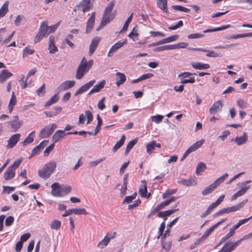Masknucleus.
Returning <instances> with one entry per match:
<instances>
[{
	"label": "nucleus",
	"instance_id": "47",
	"mask_svg": "<svg viewBox=\"0 0 252 252\" xmlns=\"http://www.w3.org/2000/svg\"><path fill=\"white\" fill-rule=\"evenodd\" d=\"M205 53H207L206 56L208 57H220L222 56V55L220 53H215L213 50H206V51L205 52Z\"/></svg>",
	"mask_w": 252,
	"mask_h": 252
},
{
	"label": "nucleus",
	"instance_id": "25",
	"mask_svg": "<svg viewBox=\"0 0 252 252\" xmlns=\"http://www.w3.org/2000/svg\"><path fill=\"white\" fill-rule=\"evenodd\" d=\"M64 135V131L62 130H57L53 135L52 140L54 143L58 142Z\"/></svg>",
	"mask_w": 252,
	"mask_h": 252
},
{
	"label": "nucleus",
	"instance_id": "20",
	"mask_svg": "<svg viewBox=\"0 0 252 252\" xmlns=\"http://www.w3.org/2000/svg\"><path fill=\"white\" fill-rule=\"evenodd\" d=\"M15 174V170L12 167H8L4 174V180L7 181L12 179Z\"/></svg>",
	"mask_w": 252,
	"mask_h": 252
},
{
	"label": "nucleus",
	"instance_id": "60",
	"mask_svg": "<svg viewBox=\"0 0 252 252\" xmlns=\"http://www.w3.org/2000/svg\"><path fill=\"white\" fill-rule=\"evenodd\" d=\"M54 143H52V144L46 147L44 152V155L46 157L48 156L49 155L50 153L51 152V151L54 149Z\"/></svg>",
	"mask_w": 252,
	"mask_h": 252
},
{
	"label": "nucleus",
	"instance_id": "61",
	"mask_svg": "<svg viewBox=\"0 0 252 252\" xmlns=\"http://www.w3.org/2000/svg\"><path fill=\"white\" fill-rule=\"evenodd\" d=\"M194 77H190L189 79H181L180 83L182 84L187 83H194L195 82Z\"/></svg>",
	"mask_w": 252,
	"mask_h": 252
},
{
	"label": "nucleus",
	"instance_id": "39",
	"mask_svg": "<svg viewBox=\"0 0 252 252\" xmlns=\"http://www.w3.org/2000/svg\"><path fill=\"white\" fill-rule=\"evenodd\" d=\"M230 26L229 25H228L226 26H222L221 27L216 28H214V29H208L206 30H204L203 32L207 33V32H210L220 31L225 30V29L229 28Z\"/></svg>",
	"mask_w": 252,
	"mask_h": 252
},
{
	"label": "nucleus",
	"instance_id": "21",
	"mask_svg": "<svg viewBox=\"0 0 252 252\" xmlns=\"http://www.w3.org/2000/svg\"><path fill=\"white\" fill-rule=\"evenodd\" d=\"M138 192L142 197L146 196V193H147V187L145 180H144L141 181V185L139 189Z\"/></svg>",
	"mask_w": 252,
	"mask_h": 252
},
{
	"label": "nucleus",
	"instance_id": "17",
	"mask_svg": "<svg viewBox=\"0 0 252 252\" xmlns=\"http://www.w3.org/2000/svg\"><path fill=\"white\" fill-rule=\"evenodd\" d=\"M248 140V135L246 132H244L243 135L240 137H236L232 141H235L237 145H241L245 143Z\"/></svg>",
	"mask_w": 252,
	"mask_h": 252
},
{
	"label": "nucleus",
	"instance_id": "24",
	"mask_svg": "<svg viewBox=\"0 0 252 252\" xmlns=\"http://www.w3.org/2000/svg\"><path fill=\"white\" fill-rule=\"evenodd\" d=\"M165 239L162 238V236L161 237V245L162 249L168 252L171 248L172 241H165Z\"/></svg>",
	"mask_w": 252,
	"mask_h": 252
},
{
	"label": "nucleus",
	"instance_id": "23",
	"mask_svg": "<svg viewBox=\"0 0 252 252\" xmlns=\"http://www.w3.org/2000/svg\"><path fill=\"white\" fill-rule=\"evenodd\" d=\"M48 23L47 21H44L42 23L39 31L38 32L40 33V34L43 35L44 36L48 33Z\"/></svg>",
	"mask_w": 252,
	"mask_h": 252
},
{
	"label": "nucleus",
	"instance_id": "52",
	"mask_svg": "<svg viewBox=\"0 0 252 252\" xmlns=\"http://www.w3.org/2000/svg\"><path fill=\"white\" fill-rule=\"evenodd\" d=\"M106 159V157H103L100 158H99V159H97L95 160H94V161H91L90 163H89V166L90 167H95L96 166L98 163H99L100 162L105 160Z\"/></svg>",
	"mask_w": 252,
	"mask_h": 252
},
{
	"label": "nucleus",
	"instance_id": "59",
	"mask_svg": "<svg viewBox=\"0 0 252 252\" xmlns=\"http://www.w3.org/2000/svg\"><path fill=\"white\" fill-rule=\"evenodd\" d=\"M204 36V35L202 33H191L188 35V37L189 39L199 38Z\"/></svg>",
	"mask_w": 252,
	"mask_h": 252
},
{
	"label": "nucleus",
	"instance_id": "49",
	"mask_svg": "<svg viewBox=\"0 0 252 252\" xmlns=\"http://www.w3.org/2000/svg\"><path fill=\"white\" fill-rule=\"evenodd\" d=\"M171 7L175 10L185 12H189L190 11L189 9L183 7L181 5H173L171 6Z\"/></svg>",
	"mask_w": 252,
	"mask_h": 252
},
{
	"label": "nucleus",
	"instance_id": "2",
	"mask_svg": "<svg viewBox=\"0 0 252 252\" xmlns=\"http://www.w3.org/2000/svg\"><path fill=\"white\" fill-rule=\"evenodd\" d=\"M57 127V126L55 124H53L45 127L40 130L39 134V137L41 138H44L49 137Z\"/></svg>",
	"mask_w": 252,
	"mask_h": 252
},
{
	"label": "nucleus",
	"instance_id": "3",
	"mask_svg": "<svg viewBox=\"0 0 252 252\" xmlns=\"http://www.w3.org/2000/svg\"><path fill=\"white\" fill-rule=\"evenodd\" d=\"M115 1L113 0L111 1L108 5L105 8L103 14V18L107 19H108V20L111 21L114 19V16L111 14V12L112 9L115 5Z\"/></svg>",
	"mask_w": 252,
	"mask_h": 252
},
{
	"label": "nucleus",
	"instance_id": "12",
	"mask_svg": "<svg viewBox=\"0 0 252 252\" xmlns=\"http://www.w3.org/2000/svg\"><path fill=\"white\" fill-rule=\"evenodd\" d=\"M95 13L94 12L92 13L91 16L88 20L86 26L87 33H89L94 27V20H95Z\"/></svg>",
	"mask_w": 252,
	"mask_h": 252
},
{
	"label": "nucleus",
	"instance_id": "34",
	"mask_svg": "<svg viewBox=\"0 0 252 252\" xmlns=\"http://www.w3.org/2000/svg\"><path fill=\"white\" fill-rule=\"evenodd\" d=\"M59 99V95L58 94H55L52 97L47 101L44 104L45 107H48L56 103Z\"/></svg>",
	"mask_w": 252,
	"mask_h": 252
},
{
	"label": "nucleus",
	"instance_id": "55",
	"mask_svg": "<svg viewBox=\"0 0 252 252\" xmlns=\"http://www.w3.org/2000/svg\"><path fill=\"white\" fill-rule=\"evenodd\" d=\"M250 188V186L243 187L235 193L238 197H239L245 194Z\"/></svg>",
	"mask_w": 252,
	"mask_h": 252
},
{
	"label": "nucleus",
	"instance_id": "13",
	"mask_svg": "<svg viewBox=\"0 0 252 252\" xmlns=\"http://www.w3.org/2000/svg\"><path fill=\"white\" fill-rule=\"evenodd\" d=\"M75 82L74 81L67 80L62 83L59 87L58 89L60 91H65L68 89L71 88L75 85Z\"/></svg>",
	"mask_w": 252,
	"mask_h": 252
},
{
	"label": "nucleus",
	"instance_id": "28",
	"mask_svg": "<svg viewBox=\"0 0 252 252\" xmlns=\"http://www.w3.org/2000/svg\"><path fill=\"white\" fill-rule=\"evenodd\" d=\"M8 124L10 125L11 128L12 129L13 132L17 131L22 125L21 122L16 119L10 121L8 122Z\"/></svg>",
	"mask_w": 252,
	"mask_h": 252
},
{
	"label": "nucleus",
	"instance_id": "58",
	"mask_svg": "<svg viewBox=\"0 0 252 252\" xmlns=\"http://www.w3.org/2000/svg\"><path fill=\"white\" fill-rule=\"evenodd\" d=\"M73 213L75 215H86L87 214V212L85 209H73Z\"/></svg>",
	"mask_w": 252,
	"mask_h": 252
},
{
	"label": "nucleus",
	"instance_id": "36",
	"mask_svg": "<svg viewBox=\"0 0 252 252\" xmlns=\"http://www.w3.org/2000/svg\"><path fill=\"white\" fill-rule=\"evenodd\" d=\"M109 234L107 233L103 239L101 240L97 244V247L99 249H103L109 243V239L107 238Z\"/></svg>",
	"mask_w": 252,
	"mask_h": 252
},
{
	"label": "nucleus",
	"instance_id": "51",
	"mask_svg": "<svg viewBox=\"0 0 252 252\" xmlns=\"http://www.w3.org/2000/svg\"><path fill=\"white\" fill-rule=\"evenodd\" d=\"M188 45L187 42H180L176 44L171 45L172 49L174 50L176 49L184 48Z\"/></svg>",
	"mask_w": 252,
	"mask_h": 252
},
{
	"label": "nucleus",
	"instance_id": "41",
	"mask_svg": "<svg viewBox=\"0 0 252 252\" xmlns=\"http://www.w3.org/2000/svg\"><path fill=\"white\" fill-rule=\"evenodd\" d=\"M169 50H172L171 45H166L160 47H156L153 49V51L154 52H158Z\"/></svg>",
	"mask_w": 252,
	"mask_h": 252
},
{
	"label": "nucleus",
	"instance_id": "43",
	"mask_svg": "<svg viewBox=\"0 0 252 252\" xmlns=\"http://www.w3.org/2000/svg\"><path fill=\"white\" fill-rule=\"evenodd\" d=\"M169 43V42H168V39L167 37L165 38H163L160 40H159L157 42L151 43L148 45V47H152L156 46H158L159 45H161V44H165V43Z\"/></svg>",
	"mask_w": 252,
	"mask_h": 252
},
{
	"label": "nucleus",
	"instance_id": "30",
	"mask_svg": "<svg viewBox=\"0 0 252 252\" xmlns=\"http://www.w3.org/2000/svg\"><path fill=\"white\" fill-rule=\"evenodd\" d=\"M9 1H6L0 8V18L4 17L8 11Z\"/></svg>",
	"mask_w": 252,
	"mask_h": 252
},
{
	"label": "nucleus",
	"instance_id": "35",
	"mask_svg": "<svg viewBox=\"0 0 252 252\" xmlns=\"http://www.w3.org/2000/svg\"><path fill=\"white\" fill-rule=\"evenodd\" d=\"M105 83L106 82L105 80H102L98 84H97L94 86V87L92 88L93 91L92 92H98L99 91H100L102 89L104 88Z\"/></svg>",
	"mask_w": 252,
	"mask_h": 252
},
{
	"label": "nucleus",
	"instance_id": "63",
	"mask_svg": "<svg viewBox=\"0 0 252 252\" xmlns=\"http://www.w3.org/2000/svg\"><path fill=\"white\" fill-rule=\"evenodd\" d=\"M71 190V187L69 186H62V191L63 193V196L70 192Z\"/></svg>",
	"mask_w": 252,
	"mask_h": 252
},
{
	"label": "nucleus",
	"instance_id": "1",
	"mask_svg": "<svg viewBox=\"0 0 252 252\" xmlns=\"http://www.w3.org/2000/svg\"><path fill=\"white\" fill-rule=\"evenodd\" d=\"M57 166L56 162L54 160L50 161L38 170V175L40 178L47 180L53 173Z\"/></svg>",
	"mask_w": 252,
	"mask_h": 252
},
{
	"label": "nucleus",
	"instance_id": "50",
	"mask_svg": "<svg viewBox=\"0 0 252 252\" xmlns=\"http://www.w3.org/2000/svg\"><path fill=\"white\" fill-rule=\"evenodd\" d=\"M133 16V13H132L129 17L127 18V20L125 22L124 25L121 30L122 32L126 31L128 28V25L131 21L132 18Z\"/></svg>",
	"mask_w": 252,
	"mask_h": 252
},
{
	"label": "nucleus",
	"instance_id": "16",
	"mask_svg": "<svg viewBox=\"0 0 252 252\" xmlns=\"http://www.w3.org/2000/svg\"><path fill=\"white\" fill-rule=\"evenodd\" d=\"M191 66L194 69H207L210 67V66L208 63H203L199 62L192 63H191Z\"/></svg>",
	"mask_w": 252,
	"mask_h": 252
},
{
	"label": "nucleus",
	"instance_id": "31",
	"mask_svg": "<svg viewBox=\"0 0 252 252\" xmlns=\"http://www.w3.org/2000/svg\"><path fill=\"white\" fill-rule=\"evenodd\" d=\"M204 142V139H201L200 140H199L196 142L194 144L191 145L190 147H189V149L190 150V151H191V152L195 151L197 149H198L203 145Z\"/></svg>",
	"mask_w": 252,
	"mask_h": 252
},
{
	"label": "nucleus",
	"instance_id": "57",
	"mask_svg": "<svg viewBox=\"0 0 252 252\" xmlns=\"http://www.w3.org/2000/svg\"><path fill=\"white\" fill-rule=\"evenodd\" d=\"M237 104L240 108L245 109L247 108V103L242 99H238L237 101Z\"/></svg>",
	"mask_w": 252,
	"mask_h": 252
},
{
	"label": "nucleus",
	"instance_id": "40",
	"mask_svg": "<svg viewBox=\"0 0 252 252\" xmlns=\"http://www.w3.org/2000/svg\"><path fill=\"white\" fill-rule=\"evenodd\" d=\"M216 188V187H215V186L214 185L213 183H212L210 186L206 187L204 190H202V194L203 195L208 194L210 193L211 192H212Z\"/></svg>",
	"mask_w": 252,
	"mask_h": 252
},
{
	"label": "nucleus",
	"instance_id": "8",
	"mask_svg": "<svg viewBox=\"0 0 252 252\" xmlns=\"http://www.w3.org/2000/svg\"><path fill=\"white\" fill-rule=\"evenodd\" d=\"M95 81L93 80L89 82L88 83L82 86L75 93V95H77L86 92L90 87L94 85Z\"/></svg>",
	"mask_w": 252,
	"mask_h": 252
},
{
	"label": "nucleus",
	"instance_id": "42",
	"mask_svg": "<svg viewBox=\"0 0 252 252\" xmlns=\"http://www.w3.org/2000/svg\"><path fill=\"white\" fill-rule=\"evenodd\" d=\"M228 176V174L226 173L217 179L213 183L217 188V187L218 186L220 183H222Z\"/></svg>",
	"mask_w": 252,
	"mask_h": 252
},
{
	"label": "nucleus",
	"instance_id": "7",
	"mask_svg": "<svg viewBox=\"0 0 252 252\" xmlns=\"http://www.w3.org/2000/svg\"><path fill=\"white\" fill-rule=\"evenodd\" d=\"M127 42L126 39H125L123 41H118L117 43L114 44L110 48L108 54V57H111V54L115 52L119 49L123 47Z\"/></svg>",
	"mask_w": 252,
	"mask_h": 252
},
{
	"label": "nucleus",
	"instance_id": "46",
	"mask_svg": "<svg viewBox=\"0 0 252 252\" xmlns=\"http://www.w3.org/2000/svg\"><path fill=\"white\" fill-rule=\"evenodd\" d=\"M136 195L137 193L134 192L131 195L126 196L123 201V204H128L130 203L132 200L136 198Z\"/></svg>",
	"mask_w": 252,
	"mask_h": 252
},
{
	"label": "nucleus",
	"instance_id": "19",
	"mask_svg": "<svg viewBox=\"0 0 252 252\" xmlns=\"http://www.w3.org/2000/svg\"><path fill=\"white\" fill-rule=\"evenodd\" d=\"M178 210L179 209H176L161 211L158 213V217L159 218H164V220L165 221L167 219L166 217L169 216Z\"/></svg>",
	"mask_w": 252,
	"mask_h": 252
},
{
	"label": "nucleus",
	"instance_id": "14",
	"mask_svg": "<svg viewBox=\"0 0 252 252\" xmlns=\"http://www.w3.org/2000/svg\"><path fill=\"white\" fill-rule=\"evenodd\" d=\"M49 51L51 54H55L58 52V48L55 45V37L51 35L49 37Z\"/></svg>",
	"mask_w": 252,
	"mask_h": 252
},
{
	"label": "nucleus",
	"instance_id": "38",
	"mask_svg": "<svg viewBox=\"0 0 252 252\" xmlns=\"http://www.w3.org/2000/svg\"><path fill=\"white\" fill-rule=\"evenodd\" d=\"M178 183L183 185L186 187H189L190 186H194L196 184V183L192 181L191 179H189V180H186L185 179H183L178 181Z\"/></svg>",
	"mask_w": 252,
	"mask_h": 252
},
{
	"label": "nucleus",
	"instance_id": "45",
	"mask_svg": "<svg viewBox=\"0 0 252 252\" xmlns=\"http://www.w3.org/2000/svg\"><path fill=\"white\" fill-rule=\"evenodd\" d=\"M61 226V222L58 220H54L50 224V227L53 229L59 230Z\"/></svg>",
	"mask_w": 252,
	"mask_h": 252
},
{
	"label": "nucleus",
	"instance_id": "37",
	"mask_svg": "<svg viewBox=\"0 0 252 252\" xmlns=\"http://www.w3.org/2000/svg\"><path fill=\"white\" fill-rule=\"evenodd\" d=\"M138 139L137 138H135L133 140L130 141L127 144L125 152V154L126 155H127L128 153L130 152L131 149L133 147V146L136 144L137 142Z\"/></svg>",
	"mask_w": 252,
	"mask_h": 252
},
{
	"label": "nucleus",
	"instance_id": "64",
	"mask_svg": "<svg viewBox=\"0 0 252 252\" xmlns=\"http://www.w3.org/2000/svg\"><path fill=\"white\" fill-rule=\"evenodd\" d=\"M138 33L137 32H133V31H132L129 33L128 36L131 38L133 41H136L138 40Z\"/></svg>",
	"mask_w": 252,
	"mask_h": 252
},
{
	"label": "nucleus",
	"instance_id": "6",
	"mask_svg": "<svg viewBox=\"0 0 252 252\" xmlns=\"http://www.w3.org/2000/svg\"><path fill=\"white\" fill-rule=\"evenodd\" d=\"M20 136L21 134L19 133L15 134L11 136L8 140L7 148L11 149L14 147L20 140Z\"/></svg>",
	"mask_w": 252,
	"mask_h": 252
},
{
	"label": "nucleus",
	"instance_id": "4",
	"mask_svg": "<svg viewBox=\"0 0 252 252\" xmlns=\"http://www.w3.org/2000/svg\"><path fill=\"white\" fill-rule=\"evenodd\" d=\"M243 240V238H241L235 242H226L221 250L223 252H231L239 245Z\"/></svg>",
	"mask_w": 252,
	"mask_h": 252
},
{
	"label": "nucleus",
	"instance_id": "56",
	"mask_svg": "<svg viewBox=\"0 0 252 252\" xmlns=\"http://www.w3.org/2000/svg\"><path fill=\"white\" fill-rule=\"evenodd\" d=\"M110 21L108 20V19H106L104 18H102L100 25L97 27L96 29V31H99L101 28H102L103 27H104L105 25H106L108 23H109Z\"/></svg>",
	"mask_w": 252,
	"mask_h": 252
},
{
	"label": "nucleus",
	"instance_id": "44",
	"mask_svg": "<svg viewBox=\"0 0 252 252\" xmlns=\"http://www.w3.org/2000/svg\"><path fill=\"white\" fill-rule=\"evenodd\" d=\"M206 167H207L206 165L204 162H199L197 164L196 168V171H195L196 174L197 175H199L200 172L203 171L206 168Z\"/></svg>",
	"mask_w": 252,
	"mask_h": 252
},
{
	"label": "nucleus",
	"instance_id": "54",
	"mask_svg": "<svg viewBox=\"0 0 252 252\" xmlns=\"http://www.w3.org/2000/svg\"><path fill=\"white\" fill-rule=\"evenodd\" d=\"M34 53V50L33 49H30L28 48V46L26 47L23 51V58H25L28 57L29 55H32Z\"/></svg>",
	"mask_w": 252,
	"mask_h": 252
},
{
	"label": "nucleus",
	"instance_id": "18",
	"mask_svg": "<svg viewBox=\"0 0 252 252\" xmlns=\"http://www.w3.org/2000/svg\"><path fill=\"white\" fill-rule=\"evenodd\" d=\"M87 68L85 66H83L82 64H79L76 71V78L77 79H81L84 75V74L88 71H86Z\"/></svg>",
	"mask_w": 252,
	"mask_h": 252
},
{
	"label": "nucleus",
	"instance_id": "62",
	"mask_svg": "<svg viewBox=\"0 0 252 252\" xmlns=\"http://www.w3.org/2000/svg\"><path fill=\"white\" fill-rule=\"evenodd\" d=\"M14 218L12 216L8 217L5 221V225L6 226H9L12 224L14 222Z\"/></svg>",
	"mask_w": 252,
	"mask_h": 252
},
{
	"label": "nucleus",
	"instance_id": "29",
	"mask_svg": "<svg viewBox=\"0 0 252 252\" xmlns=\"http://www.w3.org/2000/svg\"><path fill=\"white\" fill-rule=\"evenodd\" d=\"M179 217H177L174 219L169 224L167 225V229L165 230V233L162 236V238H166L167 236H169L170 235V229L172 226H173L178 220Z\"/></svg>",
	"mask_w": 252,
	"mask_h": 252
},
{
	"label": "nucleus",
	"instance_id": "53",
	"mask_svg": "<svg viewBox=\"0 0 252 252\" xmlns=\"http://www.w3.org/2000/svg\"><path fill=\"white\" fill-rule=\"evenodd\" d=\"M177 191V189H168L166 191L162 194V198H167L169 195L175 193Z\"/></svg>",
	"mask_w": 252,
	"mask_h": 252
},
{
	"label": "nucleus",
	"instance_id": "11",
	"mask_svg": "<svg viewBox=\"0 0 252 252\" xmlns=\"http://www.w3.org/2000/svg\"><path fill=\"white\" fill-rule=\"evenodd\" d=\"M156 147L160 148L161 145L159 143H157L155 141H152L149 142L146 146V152L148 154H151Z\"/></svg>",
	"mask_w": 252,
	"mask_h": 252
},
{
	"label": "nucleus",
	"instance_id": "10",
	"mask_svg": "<svg viewBox=\"0 0 252 252\" xmlns=\"http://www.w3.org/2000/svg\"><path fill=\"white\" fill-rule=\"evenodd\" d=\"M222 104L221 100L215 102L209 109L210 113L214 114L222 109Z\"/></svg>",
	"mask_w": 252,
	"mask_h": 252
},
{
	"label": "nucleus",
	"instance_id": "48",
	"mask_svg": "<svg viewBox=\"0 0 252 252\" xmlns=\"http://www.w3.org/2000/svg\"><path fill=\"white\" fill-rule=\"evenodd\" d=\"M230 207L223 208L220 210L219 211L217 212L215 214L213 215V217H216L220 215H221L223 214H228L230 213Z\"/></svg>",
	"mask_w": 252,
	"mask_h": 252
},
{
	"label": "nucleus",
	"instance_id": "27",
	"mask_svg": "<svg viewBox=\"0 0 252 252\" xmlns=\"http://www.w3.org/2000/svg\"><path fill=\"white\" fill-rule=\"evenodd\" d=\"M116 76H117V78L116 79V85L117 86H119L120 85L124 83V82L126 80V75L122 73L121 72H117L116 73Z\"/></svg>",
	"mask_w": 252,
	"mask_h": 252
},
{
	"label": "nucleus",
	"instance_id": "5",
	"mask_svg": "<svg viewBox=\"0 0 252 252\" xmlns=\"http://www.w3.org/2000/svg\"><path fill=\"white\" fill-rule=\"evenodd\" d=\"M51 194L54 196H63L62 191V186L58 183H55L51 185Z\"/></svg>",
	"mask_w": 252,
	"mask_h": 252
},
{
	"label": "nucleus",
	"instance_id": "22",
	"mask_svg": "<svg viewBox=\"0 0 252 252\" xmlns=\"http://www.w3.org/2000/svg\"><path fill=\"white\" fill-rule=\"evenodd\" d=\"M12 75V74L7 69L2 70L0 73V83H3L5 80Z\"/></svg>",
	"mask_w": 252,
	"mask_h": 252
},
{
	"label": "nucleus",
	"instance_id": "15",
	"mask_svg": "<svg viewBox=\"0 0 252 252\" xmlns=\"http://www.w3.org/2000/svg\"><path fill=\"white\" fill-rule=\"evenodd\" d=\"M158 7L167 14H169L167 9V0H157Z\"/></svg>",
	"mask_w": 252,
	"mask_h": 252
},
{
	"label": "nucleus",
	"instance_id": "26",
	"mask_svg": "<svg viewBox=\"0 0 252 252\" xmlns=\"http://www.w3.org/2000/svg\"><path fill=\"white\" fill-rule=\"evenodd\" d=\"M16 103H17L16 97L15 95L14 92H13L12 93V96L10 99V101H9V103L8 104V108L9 113L12 112V111L13 109V108H14V106L16 104Z\"/></svg>",
	"mask_w": 252,
	"mask_h": 252
},
{
	"label": "nucleus",
	"instance_id": "9",
	"mask_svg": "<svg viewBox=\"0 0 252 252\" xmlns=\"http://www.w3.org/2000/svg\"><path fill=\"white\" fill-rule=\"evenodd\" d=\"M100 40V38L98 36H95L93 38L89 47V54L90 55H92L94 53Z\"/></svg>",
	"mask_w": 252,
	"mask_h": 252
},
{
	"label": "nucleus",
	"instance_id": "32",
	"mask_svg": "<svg viewBox=\"0 0 252 252\" xmlns=\"http://www.w3.org/2000/svg\"><path fill=\"white\" fill-rule=\"evenodd\" d=\"M126 139V136L125 135H123L121 138V139L118 141L113 147V151L115 152L117 151L121 147H122L124 144Z\"/></svg>",
	"mask_w": 252,
	"mask_h": 252
},
{
	"label": "nucleus",
	"instance_id": "33",
	"mask_svg": "<svg viewBox=\"0 0 252 252\" xmlns=\"http://www.w3.org/2000/svg\"><path fill=\"white\" fill-rule=\"evenodd\" d=\"M248 202V199H245L241 202L236 204V205L230 207L231 212H235L240 210L243 206Z\"/></svg>",
	"mask_w": 252,
	"mask_h": 252
}]
</instances>
